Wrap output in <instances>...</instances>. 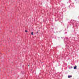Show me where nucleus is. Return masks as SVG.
<instances>
[{
  "label": "nucleus",
  "instance_id": "obj_1",
  "mask_svg": "<svg viewBox=\"0 0 79 79\" xmlns=\"http://www.w3.org/2000/svg\"><path fill=\"white\" fill-rule=\"evenodd\" d=\"M76 67H77V66H75V67H74L73 68H74V69H77V68H76Z\"/></svg>",
  "mask_w": 79,
  "mask_h": 79
},
{
  "label": "nucleus",
  "instance_id": "obj_2",
  "mask_svg": "<svg viewBox=\"0 0 79 79\" xmlns=\"http://www.w3.org/2000/svg\"><path fill=\"white\" fill-rule=\"evenodd\" d=\"M72 77V76H68V77L69 78H70V77Z\"/></svg>",
  "mask_w": 79,
  "mask_h": 79
},
{
  "label": "nucleus",
  "instance_id": "obj_3",
  "mask_svg": "<svg viewBox=\"0 0 79 79\" xmlns=\"http://www.w3.org/2000/svg\"><path fill=\"white\" fill-rule=\"evenodd\" d=\"M31 34L32 35H34V33L33 32H31Z\"/></svg>",
  "mask_w": 79,
  "mask_h": 79
},
{
  "label": "nucleus",
  "instance_id": "obj_4",
  "mask_svg": "<svg viewBox=\"0 0 79 79\" xmlns=\"http://www.w3.org/2000/svg\"><path fill=\"white\" fill-rule=\"evenodd\" d=\"M25 32H27V30H25Z\"/></svg>",
  "mask_w": 79,
  "mask_h": 79
},
{
  "label": "nucleus",
  "instance_id": "obj_5",
  "mask_svg": "<svg viewBox=\"0 0 79 79\" xmlns=\"http://www.w3.org/2000/svg\"><path fill=\"white\" fill-rule=\"evenodd\" d=\"M38 33V31H37V32H36V33H37V34Z\"/></svg>",
  "mask_w": 79,
  "mask_h": 79
}]
</instances>
